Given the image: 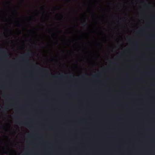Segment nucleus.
Returning <instances> with one entry per match:
<instances>
[{
	"instance_id": "obj_1",
	"label": "nucleus",
	"mask_w": 155,
	"mask_h": 155,
	"mask_svg": "<svg viewBox=\"0 0 155 155\" xmlns=\"http://www.w3.org/2000/svg\"><path fill=\"white\" fill-rule=\"evenodd\" d=\"M88 75L86 73L84 75H82L80 77L78 78H75L74 75H72L70 73L65 74H61L59 73L57 75L51 76V78L54 79H58L59 81H62L65 80L66 81L68 82L74 81L75 82H79L81 81L85 82H106L109 80V78H106L103 80L99 79L101 77V75L100 73H97L96 74L93 75L92 76V78L88 79L85 78V76Z\"/></svg>"
},
{
	"instance_id": "obj_2",
	"label": "nucleus",
	"mask_w": 155,
	"mask_h": 155,
	"mask_svg": "<svg viewBox=\"0 0 155 155\" xmlns=\"http://www.w3.org/2000/svg\"><path fill=\"white\" fill-rule=\"evenodd\" d=\"M36 68H39L40 70L43 71H45L47 74H50V71L48 69H46L45 68H41L37 66Z\"/></svg>"
},
{
	"instance_id": "obj_3",
	"label": "nucleus",
	"mask_w": 155,
	"mask_h": 155,
	"mask_svg": "<svg viewBox=\"0 0 155 155\" xmlns=\"http://www.w3.org/2000/svg\"><path fill=\"white\" fill-rule=\"evenodd\" d=\"M31 55V53L30 51H28L26 54L22 56H21L20 57L21 58H23L26 57H30Z\"/></svg>"
},
{
	"instance_id": "obj_4",
	"label": "nucleus",
	"mask_w": 155,
	"mask_h": 155,
	"mask_svg": "<svg viewBox=\"0 0 155 155\" xmlns=\"http://www.w3.org/2000/svg\"><path fill=\"white\" fill-rule=\"evenodd\" d=\"M0 51L3 53H5V54L7 53L6 51L5 50L2 49V48L1 47H0Z\"/></svg>"
},
{
	"instance_id": "obj_5",
	"label": "nucleus",
	"mask_w": 155,
	"mask_h": 155,
	"mask_svg": "<svg viewBox=\"0 0 155 155\" xmlns=\"http://www.w3.org/2000/svg\"><path fill=\"white\" fill-rule=\"evenodd\" d=\"M133 79L135 81H139L141 80L142 79V78H134Z\"/></svg>"
},
{
	"instance_id": "obj_6",
	"label": "nucleus",
	"mask_w": 155,
	"mask_h": 155,
	"mask_svg": "<svg viewBox=\"0 0 155 155\" xmlns=\"http://www.w3.org/2000/svg\"><path fill=\"white\" fill-rule=\"evenodd\" d=\"M86 25L87 24L86 23L85 21L81 24V25L84 27H85Z\"/></svg>"
},
{
	"instance_id": "obj_7",
	"label": "nucleus",
	"mask_w": 155,
	"mask_h": 155,
	"mask_svg": "<svg viewBox=\"0 0 155 155\" xmlns=\"http://www.w3.org/2000/svg\"><path fill=\"white\" fill-rule=\"evenodd\" d=\"M96 44L97 46H100L101 45V43L99 42H97Z\"/></svg>"
},
{
	"instance_id": "obj_8",
	"label": "nucleus",
	"mask_w": 155,
	"mask_h": 155,
	"mask_svg": "<svg viewBox=\"0 0 155 155\" xmlns=\"http://www.w3.org/2000/svg\"><path fill=\"white\" fill-rule=\"evenodd\" d=\"M55 8L57 9H59L61 8L59 6H56L55 7Z\"/></svg>"
},
{
	"instance_id": "obj_9",
	"label": "nucleus",
	"mask_w": 155,
	"mask_h": 155,
	"mask_svg": "<svg viewBox=\"0 0 155 155\" xmlns=\"http://www.w3.org/2000/svg\"><path fill=\"white\" fill-rule=\"evenodd\" d=\"M20 25V24L18 22H17L16 23V25L17 26H19Z\"/></svg>"
},
{
	"instance_id": "obj_10",
	"label": "nucleus",
	"mask_w": 155,
	"mask_h": 155,
	"mask_svg": "<svg viewBox=\"0 0 155 155\" xmlns=\"http://www.w3.org/2000/svg\"><path fill=\"white\" fill-rule=\"evenodd\" d=\"M55 44H56V45H58V42L56 41V42H55Z\"/></svg>"
},
{
	"instance_id": "obj_11",
	"label": "nucleus",
	"mask_w": 155,
	"mask_h": 155,
	"mask_svg": "<svg viewBox=\"0 0 155 155\" xmlns=\"http://www.w3.org/2000/svg\"><path fill=\"white\" fill-rule=\"evenodd\" d=\"M109 4L110 5H113L110 2H109Z\"/></svg>"
},
{
	"instance_id": "obj_12",
	"label": "nucleus",
	"mask_w": 155,
	"mask_h": 155,
	"mask_svg": "<svg viewBox=\"0 0 155 155\" xmlns=\"http://www.w3.org/2000/svg\"><path fill=\"white\" fill-rule=\"evenodd\" d=\"M124 54V53H122L121 54Z\"/></svg>"
},
{
	"instance_id": "obj_13",
	"label": "nucleus",
	"mask_w": 155,
	"mask_h": 155,
	"mask_svg": "<svg viewBox=\"0 0 155 155\" xmlns=\"http://www.w3.org/2000/svg\"><path fill=\"white\" fill-rule=\"evenodd\" d=\"M33 44H35V43H33Z\"/></svg>"
},
{
	"instance_id": "obj_14",
	"label": "nucleus",
	"mask_w": 155,
	"mask_h": 155,
	"mask_svg": "<svg viewBox=\"0 0 155 155\" xmlns=\"http://www.w3.org/2000/svg\"><path fill=\"white\" fill-rule=\"evenodd\" d=\"M41 8H42V10H43V8H42V7H41Z\"/></svg>"
},
{
	"instance_id": "obj_15",
	"label": "nucleus",
	"mask_w": 155,
	"mask_h": 155,
	"mask_svg": "<svg viewBox=\"0 0 155 155\" xmlns=\"http://www.w3.org/2000/svg\"><path fill=\"white\" fill-rule=\"evenodd\" d=\"M23 2L24 1V0H22Z\"/></svg>"
},
{
	"instance_id": "obj_16",
	"label": "nucleus",
	"mask_w": 155,
	"mask_h": 155,
	"mask_svg": "<svg viewBox=\"0 0 155 155\" xmlns=\"http://www.w3.org/2000/svg\"><path fill=\"white\" fill-rule=\"evenodd\" d=\"M62 16H61V18H62Z\"/></svg>"
},
{
	"instance_id": "obj_17",
	"label": "nucleus",
	"mask_w": 155,
	"mask_h": 155,
	"mask_svg": "<svg viewBox=\"0 0 155 155\" xmlns=\"http://www.w3.org/2000/svg\"><path fill=\"white\" fill-rule=\"evenodd\" d=\"M5 3L7 4L8 3L7 2H6Z\"/></svg>"
},
{
	"instance_id": "obj_18",
	"label": "nucleus",
	"mask_w": 155,
	"mask_h": 155,
	"mask_svg": "<svg viewBox=\"0 0 155 155\" xmlns=\"http://www.w3.org/2000/svg\"><path fill=\"white\" fill-rule=\"evenodd\" d=\"M24 78H26V77H24Z\"/></svg>"
}]
</instances>
